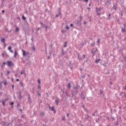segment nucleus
<instances>
[{
    "mask_svg": "<svg viewBox=\"0 0 126 126\" xmlns=\"http://www.w3.org/2000/svg\"><path fill=\"white\" fill-rule=\"evenodd\" d=\"M124 27L125 28H126V25H124Z\"/></svg>",
    "mask_w": 126,
    "mask_h": 126,
    "instance_id": "5fc2aeb1",
    "label": "nucleus"
},
{
    "mask_svg": "<svg viewBox=\"0 0 126 126\" xmlns=\"http://www.w3.org/2000/svg\"><path fill=\"white\" fill-rule=\"evenodd\" d=\"M19 56L18 55V52L16 51V50H15L14 51V58H16V57Z\"/></svg>",
    "mask_w": 126,
    "mask_h": 126,
    "instance_id": "423d86ee",
    "label": "nucleus"
},
{
    "mask_svg": "<svg viewBox=\"0 0 126 126\" xmlns=\"http://www.w3.org/2000/svg\"><path fill=\"white\" fill-rule=\"evenodd\" d=\"M100 94H102V91H100Z\"/></svg>",
    "mask_w": 126,
    "mask_h": 126,
    "instance_id": "864d4df0",
    "label": "nucleus"
},
{
    "mask_svg": "<svg viewBox=\"0 0 126 126\" xmlns=\"http://www.w3.org/2000/svg\"><path fill=\"white\" fill-rule=\"evenodd\" d=\"M84 24H86V22H84Z\"/></svg>",
    "mask_w": 126,
    "mask_h": 126,
    "instance_id": "de8ad7c7",
    "label": "nucleus"
},
{
    "mask_svg": "<svg viewBox=\"0 0 126 126\" xmlns=\"http://www.w3.org/2000/svg\"><path fill=\"white\" fill-rule=\"evenodd\" d=\"M29 99H30V97H29Z\"/></svg>",
    "mask_w": 126,
    "mask_h": 126,
    "instance_id": "774afa93",
    "label": "nucleus"
},
{
    "mask_svg": "<svg viewBox=\"0 0 126 126\" xmlns=\"http://www.w3.org/2000/svg\"><path fill=\"white\" fill-rule=\"evenodd\" d=\"M111 19V14H109L108 15V19Z\"/></svg>",
    "mask_w": 126,
    "mask_h": 126,
    "instance_id": "5701e85b",
    "label": "nucleus"
},
{
    "mask_svg": "<svg viewBox=\"0 0 126 126\" xmlns=\"http://www.w3.org/2000/svg\"><path fill=\"white\" fill-rule=\"evenodd\" d=\"M37 82L38 84H40V83H41V80H40V79H38Z\"/></svg>",
    "mask_w": 126,
    "mask_h": 126,
    "instance_id": "aec40b11",
    "label": "nucleus"
},
{
    "mask_svg": "<svg viewBox=\"0 0 126 126\" xmlns=\"http://www.w3.org/2000/svg\"><path fill=\"white\" fill-rule=\"evenodd\" d=\"M49 59H50V56L48 57V60H49Z\"/></svg>",
    "mask_w": 126,
    "mask_h": 126,
    "instance_id": "8fccbe9b",
    "label": "nucleus"
},
{
    "mask_svg": "<svg viewBox=\"0 0 126 126\" xmlns=\"http://www.w3.org/2000/svg\"><path fill=\"white\" fill-rule=\"evenodd\" d=\"M41 116H44V112H41Z\"/></svg>",
    "mask_w": 126,
    "mask_h": 126,
    "instance_id": "f704fd0d",
    "label": "nucleus"
},
{
    "mask_svg": "<svg viewBox=\"0 0 126 126\" xmlns=\"http://www.w3.org/2000/svg\"><path fill=\"white\" fill-rule=\"evenodd\" d=\"M6 63H7V65L9 67L12 66V65H13V63L11 61H7Z\"/></svg>",
    "mask_w": 126,
    "mask_h": 126,
    "instance_id": "7ed1b4c3",
    "label": "nucleus"
},
{
    "mask_svg": "<svg viewBox=\"0 0 126 126\" xmlns=\"http://www.w3.org/2000/svg\"><path fill=\"white\" fill-rule=\"evenodd\" d=\"M88 10H90V8H88Z\"/></svg>",
    "mask_w": 126,
    "mask_h": 126,
    "instance_id": "3c124183",
    "label": "nucleus"
},
{
    "mask_svg": "<svg viewBox=\"0 0 126 126\" xmlns=\"http://www.w3.org/2000/svg\"><path fill=\"white\" fill-rule=\"evenodd\" d=\"M80 20L81 21V20L82 19V15L80 16Z\"/></svg>",
    "mask_w": 126,
    "mask_h": 126,
    "instance_id": "473e14b6",
    "label": "nucleus"
},
{
    "mask_svg": "<svg viewBox=\"0 0 126 126\" xmlns=\"http://www.w3.org/2000/svg\"><path fill=\"white\" fill-rule=\"evenodd\" d=\"M110 84H111V85H112V82H110Z\"/></svg>",
    "mask_w": 126,
    "mask_h": 126,
    "instance_id": "bf43d9fd",
    "label": "nucleus"
},
{
    "mask_svg": "<svg viewBox=\"0 0 126 126\" xmlns=\"http://www.w3.org/2000/svg\"><path fill=\"white\" fill-rule=\"evenodd\" d=\"M81 96L82 99H85V95H84L83 94H81Z\"/></svg>",
    "mask_w": 126,
    "mask_h": 126,
    "instance_id": "ddd939ff",
    "label": "nucleus"
},
{
    "mask_svg": "<svg viewBox=\"0 0 126 126\" xmlns=\"http://www.w3.org/2000/svg\"><path fill=\"white\" fill-rule=\"evenodd\" d=\"M16 81H19V79H17Z\"/></svg>",
    "mask_w": 126,
    "mask_h": 126,
    "instance_id": "49530a36",
    "label": "nucleus"
},
{
    "mask_svg": "<svg viewBox=\"0 0 126 126\" xmlns=\"http://www.w3.org/2000/svg\"><path fill=\"white\" fill-rule=\"evenodd\" d=\"M70 87H71L70 83L68 84L67 88H68V89H70Z\"/></svg>",
    "mask_w": 126,
    "mask_h": 126,
    "instance_id": "2eb2a0df",
    "label": "nucleus"
},
{
    "mask_svg": "<svg viewBox=\"0 0 126 126\" xmlns=\"http://www.w3.org/2000/svg\"><path fill=\"white\" fill-rule=\"evenodd\" d=\"M63 121H64V120H65V117H63Z\"/></svg>",
    "mask_w": 126,
    "mask_h": 126,
    "instance_id": "4c0bfd02",
    "label": "nucleus"
},
{
    "mask_svg": "<svg viewBox=\"0 0 126 126\" xmlns=\"http://www.w3.org/2000/svg\"><path fill=\"white\" fill-rule=\"evenodd\" d=\"M12 81H13V78L11 79Z\"/></svg>",
    "mask_w": 126,
    "mask_h": 126,
    "instance_id": "603ef678",
    "label": "nucleus"
},
{
    "mask_svg": "<svg viewBox=\"0 0 126 126\" xmlns=\"http://www.w3.org/2000/svg\"><path fill=\"white\" fill-rule=\"evenodd\" d=\"M67 117H68V114H67Z\"/></svg>",
    "mask_w": 126,
    "mask_h": 126,
    "instance_id": "4d7b16f0",
    "label": "nucleus"
},
{
    "mask_svg": "<svg viewBox=\"0 0 126 126\" xmlns=\"http://www.w3.org/2000/svg\"><path fill=\"white\" fill-rule=\"evenodd\" d=\"M114 9H115V10H116L117 8H116L115 6H114Z\"/></svg>",
    "mask_w": 126,
    "mask_h": 126,
    "instance_id": "37998d69",
    "label": "nucleus"
},
{
    "mask_svg": "<svg viewBox=\"0 0 126 126\" xmlns=\"http://www.w3.org/2000/svg\"><path fill=\"white\" fill-rule=\"evenodd\" d=\"M2 13H4V10H2Z\"/></svg>",
    "mask_w": 126,
    "mask_h": 126,
    "instance_id": "c03bdc74",
    "label": "nucleus"
},
{
    "mask_svg": "<svg viewBox=\"0 0 126 126\" xmlns=\"http://www.w3.org/2000/svg\"><path fill=\"white\" fill-rule=\"evenodd\" d=\"M64 32H65L64 31H63V30H62V33H64Z\"/></svg>",
    "mask_w": 126,
    "mask_h": 126,
    "instance_id": "a19ab883",
    "label": "nucleus"
},
{
    "mask_svg": "<svg viewBox=\"0 0 126 126\" xmlns=\"http://www.w3.org/2000/svg\"><path fill=\"white\" fill-rule=\"evenodd\" d=\"M59 13L58 15H56V17H58L59 16L61 15V14H62V12H61V10L59 9Z\"/></svg>",
    "mask_w": 126,
    "mask_h": 126,
    "instance_id": "f8f14e48",
    "label": "nucleus"
},
{
    "mask_svg": "<svg viewBox=\"0 0 126 126\" xmlns=\"http://www.w3.org/2000/svg\"><path fill=\"white\" fill-rule=\"evenodd\" d=\"M89 6H90L91 5V4H89Z\"/></svg>",
    "mask_w": 126,
    "mask_h": 126,
    "instance_id": "6e6d98bb",
    "label": "nucleus"
},
{
    "mask_svg": "<svg viewBox=\"0 0 126 126\" xmlns=\"http://www.w3.org/2000/svg\"><path fill=\"white\" fill-rule=\"evenodd\" d=\"M22 98V96H21V94H20V99H21Z\"/></svg>",
    "mask_w": 126,
    "mask_h": 126,
    "instance_id": "c9c22d12",
    "label": "nucleus"
},
{
    "mask_svg": "<svg viewBox=\"0 0 126 126\" xmlns=\"http://www.w3.org/2000/svg\"><path fill=\"white\" fill-rule=\"evenodd\" d=\"M55 102H56V105L58 106V105H59V103H60V101H59V100L56 99V100H55Z\"/></svg>",
    "mask_w": 126,
    "mask_h": 126,
    "instance_id": "9b49d317",
    "label": "nucleus"
},
{
    "mask_svg": "<svg viewBox=\"0 0 126 126\" xmlns=\"http://www.w3.org/2000/svg\"><path fill=\"white\" fill-rule=\"evenodd\" d=\"M4 48H5V47H6V44H5H5H4Z\"/></svg>",
    "mask_w": 126,
    "mask_h": 126,
    "instance_id": "58836bf2",
    "label": "nucleus"
},
{
    "mask_svg": "<svg viewBox=\"0 0 126 126\" xmlns=\"http://www.w3.org/2000/svg\"><path fill=\"white\" fill-rule=\"evenodd\" d=\"M126 28H122V33H125V32H126Z\"/></svg>",
    "mask_w": 126,
    "mask_h": 126,
    "instance_id": "4468645a",
    "label": "nucleus"
},
{
    "mask_svg": "<svg viewBox=\"0 0 126 126\" xmlns=\"http://www.w3.org/2000/svg\"><path fill=\"white\" fill-rule=\"evenodd\" d=\"M90 21H91V19L90 20Z\"/></svg>",
    "mask_w": 126,
    "mask_h": 126,
    "instance_id": "69168bd1",
    "label": "nucleus"
},
{
    "mask_svg": "<svg viewBox=\"0 0 126 126\" xmlns=\"http://www.w3.org/2000/svg\"><path fill=\"white\" fill-rule=\"evenodd\" d=\"M66 45H67V42H65L64 45V48H65V47H66Z\"/></svg>",
    "mask_w": 126,
    "mask_h": 126,
    "instance_id": "4be33fe9",
    "label": "nucleus"
},
{
    "mask_svg": "<svg viewBox=\"0 0 126 126\" xmlns=\"http://www.w3.org/2000/svg\"><path fill=\"white\" fill-rule=\"evenodd\" d=\"M77 25H78V26H80V25H81V20L78 21L77 22Z\"/></svg>",
    "mask_w": 126,
    "mask_h": 126,
    "instance_id": "6e6552de",
    "label": "nucleus"
},
{
    "mask_svg": "<svg viewBox=\"0 0 126 126\" xmlns=\"http://www.w3.org/2000/svg\"><path fill=\"white\" fill-rule=\"evenodd\" d=\"M70 26H71V27H73V24H70Z\"/></svg>",
    "mask_w": 126,
    "mask_h": 126,
    "instance_id": "79ce46f5",
    "label": "nucleus"
},
{
    "mask_svg": "<svg viewBox=\"0 0 126 126\" xmlns=\"http://www.w3.org/2000/svg\"><path fill=\"white\" fill-rule=\"evenodd\" d=\"M12 88L13 90V89H14V85H12Z\"/></svg>",
    "mask_w": 126,
    "mask_h": 126,
    "instance_id": "72a5a7b5",
    "label": "nucleus"
},
{
    "mask_svg": "<svg viewBox=\"0 0 126 126\" xmlns=\"http://www.w3.org/2000/svg\"><path fill=\"white\" fill-rule=\"evenodd\" d=\"M97 51H98V49H97V48H94L92 50V53L93 54V56H94V55H95L94 53H96V52H97Z\"/></svg>",
    "mask_w": 126,
    "mask_h": 126,
    "instance_id": "20e7f679",
    "label": "nucleus"
},
{
    "mask_svg": "<svg viewBox=\"0 0 126 126\" xmlns=\"http://www.w3.org/2000/svg\"><path fill=\"white\" fill-rule=\"evenodd\" d=\"M22 18L23 19H24V20H25V19H26V18L24 16V15L22 16Z\"/></svg>",
    "mask_w": 126,
    "mask_h": 126,
    "instance_id": "b1692460",
    "label": "nucleus"
},
{
    "mask_svg": "<svg viewBox=\"0 0 126 126\" xmlns=\"http://www.w3.org/2000/svg\"><path fill=\"white\" fill-rule=\"evenodd\" d=\"M100 41H101V39H98L97 41V43H98V44H99V43H100Z\"/></svg>",
    "mask_w": 126,
    "mask_h": 126,
    "instance_id": "a878e982",
    "label": "nucleus"
},
{
    "mask_svg": "<svg viewBox=\"0 0 126 126\" xmlns=\"http://www.w3.org/2000/svg\"><path fill=\"white\" fill-rule=\"evenodd\" d=\"M2 104L3 106H4V105L5 104V101L4 100H3L2 101Z\"/></svg>",
    "mask_w": 126,
    "mask_h": 126,
    "instance_id": "6ab92c4d",
    "label": "nucleus"
},
{
    "mask_svg": "<svg viewBox=\"0 0 126 126\" xmlns=\"http://www.w3.org/2000/svg\"><path fill=\"white\" fill-rule=\"evenodd\" d=\"M13 104H14L13 102H11V103H10V105H11V106H12V105H13Z\"/></svg>",
    "mask_w": 126,
    "mask_h": 126,
    "instance_id": "ea45409f",
    "label": "nucleus"
},
{
    "mask_svg": "<svg viewBox=\"0 0 126 126\" xmlns=\"http://www.w3.org/2000/svg\"><path fill=\"white\" fill-rule=\"evenodd\" d=\"M15 31L16 32H18V31H19V28H18V27H16L15 29Z\"/></svg>",
    "mask_w": 126,
    "mask_h": 126,
    "instance_id": "dca6fc26",
    "label": "nucleus"
},
{
    "mask_svg": "<svg viewBox=\"0 0 126 126\" xmlns=\"http://www.w3.org/2000/svg\"><path fill=\"white\" fill-rule=\"evenodd\" d=\"M101 10H102V8L99 7L98 9V7L96 8V15H100L101 14Z\"/></svg>",
    "mask_w": 126,
    "mask_h": 126,
    "instance_id": "f257e3e1",
    "label": "nucleus"
},
{
    "mask_svg": "<svg viewBox=\"0 0 126 126\" xmlns=\"http://www.w3.org/2000/svg\"><path fill=\"white\" fill-rule=\"evenodd\" d=\"M4 85H7V82L6 81V80H5L4 82V83H3Z\"/></svg>",
    "mask_w": 126,
    "mask_h": 126,
    "instance_id": "a211bd4d",
    "label": "nucleus"
},
{
    "mask_svg": "<svg viewBox=\"0 0 126 126\" xmlns=\"http://www.w3.org/2000/svg\"><path fill=\"white\" fill-rule=\"evenodd\" d=\"M106 2L107 3H110V2H111V1L110 0H107Z\"/></svg>",
    "mask_w": 126,
    "mask_h": 126,
    "instance_id": "bb28decb",
    "label": "nucleus"
},
{
    "mask_svg": "<svg viewBox=\"0 0 126 126\" xmlns=\"http://www.w3.org/2000/svg\"><path fill=\"white\" fill-rule=\"evenodd\" d=\"M101 61V59H97L95 61V63H99V62H100Z\"/></svg>",
    "mask_w": 126,
    "mask_h": 126,
    "instance_id": "9d476101",
    "label": "nucleus"
},
{
    "mask_svg": "<svg viewBox=\"0 0 126 126\" xmlns=\"http://www.w3.org/2000/svg\"><path fill=\"white\" fill-rule=\"evenodd\" d=\"M9 73H10V71H7L6 75H8V74H9Z\"/></svg>",
    "mask_w": 126,
    "mask_h": 126,
    "instance_id": "393cba45",
    "label": "nucleus"
},
{
    "mask_svg": "<svg viewBox=\"0 0 126 126\" xmlns=\"http://www.w3.org/2000/svg\"><path fill=\"white\" fill-rule=\"evenodd\" d=\"M83 59H85V55H83Z\"/></svg>",
    "mask_w": 126,
    "mask_h": 126,
    "instance_id": "e433bc0d",
    "label": "nucleus"
},
{
    "mask_svg": "<svg viewBox=\"0 0 126 126\" xmlns=\"http://www.w3.org/2000/svg\"><path fill=\"white\" fill-rule=\"evenodd\" d=\"M78 57H79V54H78Z\"/></svg>",
    "mask_w": 126,
    "mask_h": 126,
    "instance_id": "338daca9",
    "label": "nucleus"
},
{
    "mask_svg": "<svg viewBox=\"0 0 126 126\" xmlns=\"http://www.w3.org/2000/svg\"><path fill=\"white\" fill-rule=\"evenodd\" d=\"M79 60H81V59H79V57H78Z\"/></svg>",
    "mask_w": 126,
    "mask_h": 126,
    "instance_id": "e2e57ef3",
    "label": "nucleus"
},
{
    "mask_svg": "<svg viewBox=\"0 0 126 126\" xmlns=\"http://www.w3.org/2000/svg\"><path fill=\"white\" fill-rule=\"evenodd\" d=\"M1 55L3 58H4V53H2Z\"/></svg>",
    "mask_w": 126,
    "mask_h": 126,
    "instance_id": "c85d7f7f",
    "label": "nucleus"
},
{
    "mask_svg": "<svg viewBox=\"0 0 126 126\" xmlns=\"http://www.w3.org/2000/svg\"><path fill=\"white\" fill-rule=\"evenodd\" d=\"M45 27H46V28L47 29V26H46Z\"/></svg>",
    "mask_w": 126,
    "mask_h": 126,
    "instance_id": "0e129e2a",
    "label": "nucleus"
},
{
    "mask_svg": "<svg viewBox=\"0 0 126 126\" xmlns=\"http://www.w3.org/2000/svg\"><path fill=\"white\" fill-rule=\"evenodd\" d=\"M95 114H93V116H94Z\"/></svg>",
    "mask_w": 126,
    "mask_h": 126,
    "instance_id": "680f3d73",
    "label": "nucleus"
},
{
    "mask_svg": "<svg viewBox=\"0 0 126 126\" xmlns=\"http://www.w3.org/2000/svg\"><path fill=\"white\" fill-rule=\"evenodd\" d=\"M38 95H39V96H40V95H41L39 94H38Z\"/></svg>",
    "mask_w": 126,
    "mask_h": 126,
    "instance_id": "052dcab7",
    "label": "nucleus"
},
{
    "mask_svg": "<svg viewBox=\"0 0 126 126\" xmlns=\"http://www.w3.org/2000/svg\"><path fill=\"white\" fill-rule=\"evenodd\" d=\"M22 51L23 52V57H25L26 56H27V55H29V52H26L25 50H24L23 49H22Z\"/></svg>",
    "mask_w": 126,
    "mask_h": 126,
    "instance_id": "f03ea898",
    "label": "nucleus"
},
{
    "mask_svg": "<svg viewBox=\"0 0 126 126\" xmlns=\"http://www.w3.org/2000/svg\"><path fill=\"white\" fill-rule=\"evenodd\" d=\"M6 63H5V62H4V63H3V64H6Z\"/></svg>",
    "mask_w": 126,
    "mask_h": 126,
    "instance_id": "a18cd8bd",
    "label": "nucleus"
},
{
    "mask_svg": "<svg viewBox=\"0 0 126 126\" xmlns=\"http://www.w3.org/2000/svg\"><path fill=\"white\" fill-rule=\"evenodd\" d=\"M32 41L33 42V37L32 38Z\"/></svg>",
    "mask_w": 126,
    "mask_h": 126,
    "instance_id": "09e8293b",
    "label": "nucleus"
},
{
    "mask_svg": "<svg viewBox=\"0 0 126 126\" xmlns=\"http://www.w3.org/2000/svg\"><path fill=\"white\" fill-rule=\"evenodd\" d=\"M41 24L42 25H43V23H41Z\"/></svg>",
    "mask_w": 126,
    "mask_h": 126,
    "instance_id": "13d9d810",
    "label": "nucleus"
},
{
    "mask_svg": "<svg viewBox=\"0 0 126 126\" xmlns=\"http://www.w3.org/2000/svg\"><path fill=\"white\" fill-rule=\"evenodd\" d=\"M22 87H24V85H23V83L22 82H20Z\"/></svg>",
    "mask_w": 126,
    "mask_h": 126,
    "instance_id": "f3484780",
    "label": "nucleus"
},
{
    "mask_svg": "<svg viewBox=\"0 0 126 126\" xmlns=\"http://www.w3.org/2000/svg\"><path fill=\"white\" fill-rule=\"evenodd\" d=\"M32 50H33V51H35V46H33L32 47Z\"/></svg>",
    "mask_w": 126,
    "mask_h": 126,
    "instance_id": "2f4dec72",
    "label": "nucleus"
},
{
    "mask_svg": "<svg viewBox=\"0 0 126 126\" xmlns=\"http://www.w3.org/2000/svg\"><path fill=\"white\" fill-rule=\"evenodd\" d=\"M49 108L50 109V110H51V111H53V112H54V114H56V110H55V106H52V107H51V106H49Z\"/></svg>",
    "mask_w": 126,
    "mask_h": 126,
    "instance_id": "39448f33",
    "label": "nucleus"
},
{
    "mask_svg": "<svg viewBox=\"0 0 126 126\" xmlns=\"http://www.w3.org/2000/svg\"><path fill=\"white\" fill-rule=\"evenodd\" d=\"M91 46H95V43L94 42V43H91Z\"/></svg>",
    "mask_w": 126,
    "mask_h": 126,
    "instance_id": "cd10ccee",
    "label": "nucleus"
},
{
    "mask_svg": "<svg viewBox=\"0 0 126 126\" xmlns=\"http://www.w3.org/2000/svg\"><path fill=\"white\" fill-rule=\"evenodd\" d=\"M24 73H25L24 72V70H22L21 71V74H23Z\"/></svg>",
    "mask_w": 126,
    "mask_h": 126,
    "instance_id": "412c9836",
    "label": "nucleus"
},
{
    "mask_svg": "<svg viewBox=\"0 0 126 126\" xmlns=\"http://www.w3.org/2000/svg\"><path fill=\"white\" fill-rule=\"evenodd\" d=\"M11 46H9L8 48V50L10 51V53H13V51L12 50V49H11Z\"/></svg>",
    "mask_w": 126,
    "mask_h": 126,
    "instance_id": "0eeeda50",
    "label": "nucleus"
},
{
    "mask_svg": "<svg viewBox=\"0 0 126 126\" xmlns=\"http://www.w3.org/2000/svg\"><path fill=\"white\" fill-rule=\"evenodd\" d=\"M38 89L39 90H41V86H40V85H38Z\"/></svg>",
    "mask_w": 126,
    "mask_h": 126,
    "instance_id": "c756f323",
    "label": "nucleus"
},
{
    "mask_svg": "<svg viewBox=\"0 0 126 126\" xmlns=\"http://www.w3.org/2000/svg\"><path fill=\"white\" fill-rule=\"evenodd\" d=\"M1 42H2L3 44H5V38H1Z\"/></svg>",
    "mask_w": 126,
    "mask_h": 126,
    "instance_id": "1a4fd4ad",
    "label": "nucleus"
},
{
    "mask_svg": "<svg viewBox=\"0 0 126 126\" xmlns=\"http://www.w3.org/2000/svg\"><path fill=\"white\" fill-rule=\"evenodd\" d=\"M66 29H67V30H68V29H69V27L67 26L66 27Z\"/></svg>",
    "mask_w": 126,
    "mask_h": 126,
    "instance_id": "7c9ffc66",
    "label": "nucleus"
}]
</instances>
